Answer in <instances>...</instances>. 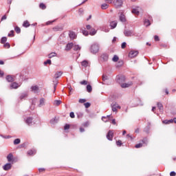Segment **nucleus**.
Returning <instances> with one entry per match:
<instances>
[{
	"mask_svg": "<svg viewBox=\"0 0 176 176\" xmlns=\"http://www.w3.org/2000/svg\"><path fill=\"white\" fill-rule=\"evenodd\" d=\"M89 50L92 54H97V52L100 51V45L98 43L92 44Z\"/></svg>",
	"mask_w": 176,
	"mask_h": 176,
	"instance_id": "f257e3e1",
	"label": "nucleus"
},
{
	"mask_svg": "<svg viewBox=\"0 0 176 176\" xmlns=\"http://www.w3.org/2000/svg\"><path fill=\"white\" fill-rule=\"evenodd\" d=\"M113 3L117 9H119V8L123 6V0H114L113 1Z\"/></svg>",
	"mask_w": 176,
	"mask_h": 176,
	"instance_id": "f03ea898",
	"label": "nucleus"
},
{
	"mask_svg": "<svg viewBox=\"0 0 176 176\" xmlns=\"http://www.w3.org/2000/svg\"><path fill=\"white\" fill-rule=\"evenodd\" d=\"M109 58V55L107 53H103L100 56V61L102 63H106Z\"/></svg>",
	"mask_w": 176,
	"mask_h": 176,
	"instance_id": "7ed1b4c3",
	"label": "nucleus"
},
{
	"mask_svg": "<svg viewBox=\"0 0 176 176\" xmlns=\"http://www.w3.org/2000/svg\"><path fill=\"white\" fill-rule=\"evenodd\" d=\"M111 111L113 112H118V109H120V108H122L119 104L115 102V103H112L111 104Z\"/></svg>",
	"mask_w": 176,
	"mask_h": 176,
	"instance_id": "20e7f679",
	"label": "nucleus"
},
{
	"mask_svg": "<svg viewBox=\"0 0 176 176\" xmlns=\"http://www.w3.org/2000/svg\"><path fill=\"white\" fill-rule=\"evenodd\" d=\"M124 35L125 36H134V30H124Z\"/></svg>",
	"mask_w": 176,
	"mask_h": 176,
	"instance_id": "39448f33",
	"label": "nucleus"
},
{
	"mask_svg": "<svg viewBox=\"0 0 176 176\" xmlns=\"http://www.w3.org/2000/svg\"><path fill=\"white\" fill-rule=\"evenodd\" d=\"M141 10V8L139 6H136L135 8H133L131 10V12L133 14H137V16H138V14H140V11Z\"/></svg>",
	"mask_w": 176,
	"mask_h": 176,
	"instance_id": "423d86ee",
	"label": "nucleus"
},
{
	"mask_svg": "<svg viewBox=\"0 0 176 176\" xmlns=\"http://www.w3.org/2000/svg\"><path fill=\"white\" fill-rule=\"evenodd\" d=\"M137 56H138V51L131 50L129 53V57L131 58H134V57H137Z\"/></svg>",
	"mask_w": 176,
	"mask_h": 176,
	"instance_id": "0eeeda50",
	"label": "nucleus"
},
{
	"mask_svg": "<svg viewBox=\"0 0 176 176\" xmlns=\"http://www.w3.org/2000/svg\"><path fill=\"white\" fill-rule=\"evenodd\" d=\"M107 140H109V141H112L113 138V131L110 130L108 131L107 134Z\"/></svg>",
	"mask_w": 176,
	"mask_h": 176,
	"instance_id": "6e6552de",
	"label": "nucleus"
},
{
	"mask_svg": "<svg viewBox=\"0 0 176 176\" xmlns=\"http://www.w3.org/2000/svg\"><path fill=\"white\" fill-rule=\"evenodd\" d=\"M32 120H34L32 117H28L26 119H25V123H26L28 126H31V124H32Z\"/></svg>",
	"mask_w": 176,
	"mask_h": 176,
	"instance_id": "1a4fd4ad",
	"label": "nucleus"
},
{
	"mask_svg": "<svg viewBox=\"0 0 176 176\" xmlns=\"http://www.w3.org/2000/svg\"><path fill=\"white\" fill-rule=\"evenodd\" d=\"M81 65L83 68H87V67L90 65V63H89V60H84L81 62Z\"/></svg>",
	"mask_w": 176,
	"mask_h": 176,
	"instance_id": "9d476101",
	"label": "nucleus"
},
{
	"mask_svg": "<svg viewBox=\"0 0 176 176\" xmlns=\"http://www.w3.org/2000/svg\"><path fill=\"white\" fill-rule=\"evenodd\" d=\"M3 168L5 171H8L12 168V164L10 163H7L6 164L3 166Z\"/></svg>",
	"mask_w": 176,
	"mask_h": 176,
	"instance_id": "9b49d317",
	"label": "nucleus"
},
{
	"mask_svg": "<svg viewBox=\"0 0 176 176\" xmlns=\"http://www.w3.org/2000/svg\"><path fill=\"white\" fill-rule=\"evenodd\" d=\"M124 80H126V78L124 76H117L118 83H122V82H124Z\"/></svg>",
	"mask_w": 176,
	"mask_h": 176,
	"instance_id": "f8f14e48",
	"label": "nucleus"
},
{
	"mask_svg": "<svg viewBox=\"0 0 176 176\" xmlns=\"http://www.w3.org/2000/svg\"><path fill=\"white\" fill-rule=\"evenodd\" d=\"M28 97V94L27 92H24L20 94L19 100L21 101H23V100H25V98H27Z\"/></svg>",
	"mask_w": 176,
	"mask_h": 176,
	"instance_id": "ddd939ff",
	"label": "nucleus"
},
{
	"mask_svg": "<svg viewBox=\"0 0 176 176\" xmlns=\"http://www.w3.org/2000/svg\"><path fill=\"white\" fill-rule=\"evenodd\" d=\"M69 38L72 40L76 39V34L75 33V32L69 31Z\"/></svg>",
	"mask_w": 176,
	"mask_h": 176,
	"instance_id": "4468645a",
	"label": "nucleus"
},
{
	"mask_svg": "<svg viewBox=\"0 0 176 176\" xmlns=\"http://www.w3.org/2000/svg\"><path fill=\"white\" fill-rule=\"evenodd\" d=\"M72 47H74V43H69L66 45L65 50L69 52Z\"/></svg>",
	"mask_w": 176,
	"mask_h": 176,
	"instance_id": "2eb2a0df",
	"label": "nucleus"
},
{
	"mask_svg": "<svg viewBox=\"0 0 176 176\" xmlns=\"http://www.w3.org/2000/svg\"><path fill=\"white\" fill-rule=\"evenodd\" d=\"M117 25H118L117 21H113L110 22V27H111V30L116 28Z\"/></svg>",
	"mask_w": 176,
	"mask_h": 176,
	"instance_id": "dca6fc26",
	"label": "nucleus"
},
{
	"mask_svg": "<svg viewBox=\"0 0 176 176\" xmlns=\"http://www.w3.org/2000/svg\"><path fill=\"white\" fill-rule=\"evenodd\" d=\"M119 20L122 23H126V16L123 13H121L120 16H119Z\"/></svg>",
	"mask_w": 176,
	"mask_h": 176,
	"instance_id": "f3484780",
	"label": "nucleus"
},
{
	"mask_svg": "<svg viewBox=\"0 0 176 176\" xmlns=\"http://www.w3.org/2000/svg\"><path fill=\"white\" fill-rule=\"evenodd\" d=\"M150 130H151V122H148V125L144 128V133H146V134H149Z\"/></svg>",
	"mask_w": 176,
	"mask_h": 176,
	"instance_id": "a211bd4d",
	"label": "nucleus"
},
{
	"mask_svg": "<svg viewBox=\"0 0 176 176\" xmlns=\"http://www.w3.org/2000/svg\"><path fill=\"white\" fill-rule=\"evenodd\" d=\"M10 87L11 89H19V87H20V85L17 82H12L10 85Z\"/></svg>",
	"mask_w": 176,
	"mask_h": 176,
	"instance_id": "6ab92c4d",
	"label": "nucleus"
},
{
	"mask_svg": "<svg viewBox=\"0 0 176 176\" xmlns=\"http://www.w3.org/2000/svg\"><path fill=\"white\" fill-rule=\"evenodd\" d=\"M45 106V98H41L40 99V102L38 105V108H42V107Z\"/></svg>",
	"mask_w": 176,
	"mask_h": 176,
	"instance_id": "aec40b11",
	"label": "nucleus"
},
{
	"mask_svg": "<svg viewBox=\"0 0 176 176\" xmlns=\"http://www.w3.org/2000/svg\"><path fill=\"white\" fill-rule=\"evenodd\" d=\"M64 30V27L63 26H55L53 28V31L57 32V31H63Z\"/></svg>",
	"mask_w": 176,
	"mask_h": 176,
	"instance_id": "412c9836",
	"label": "nucleus"
},
{
	"mask_svg": "<svg viewBox=\"0 0 176 176\" xmlns=\"http://www.w3.org/2000/svg\"><path fill=\"white\" fill-rule=\"evenodd\" d=\"M8 162H13V154L12 153H9L7 156Z\"/></svg>",
	"mask_w": 176,
	"mask_h": 176,
	"instance_id": "4be33fe9",
	"label": "nucleus"
},
{
	"mask_svg": "<svg viewBox=\"0 0 176 176\" xmlns=\"http://www.w3.org/2000/svg\"><path fill=\"white\" fill-rule=\"evenodd\" d=\"M7 82H14V78L11 75H8L6 78Z\"/></svg>",
	"mask_w": 176,
	"mask_h": 176,
	"instance_id": "5701e85b",
	"label": "nucleus"
},
{
	"mask_svg": "<svg viewBox=\"0 0 176 176\" xmlns=\"http://www.w3.org/2000/svg\"><path fill=\"white\" fill-rule=\"evenodd\" d=\"M101 31H103L104 32H108L109 31V28L107 25H103L100 27Z\"/></svg>",
	"mask_w": 176,
	"mask_h": 176,
	"instance_id": "b1692460",
	"label": "nucleus"
},
{
	"mask_svg": "<svg viewBox=\"0 0 176 176\" xmlns=\"http://www.w3.org/2000/svg\"><path fill=\"white\" fill-rule=\"evenodd\" d=\"M36 153V150H29L28 151V155L29 156H34Z\"/></svg>",
	"mask_w": 176,
	"mask_h": 176,
	"instance_id": "393cba45",
	"label": "nucleus"
},
{
	"mask_svg": "<svg viewBox=\"0 0 176 176\" xmlns=\"http://www.w3.org/2000/svg\"><path fill=\"white\" fill-rule=\"evenodd\" d=\"M32 91H34V93H38V90H39V87L38 85L32 86L31 87Z\"/></svg>",
	"mask_w": 176,
	"mask_h": 176,
	"instance_id": "a878e982",
	"label": "nucleus"
},
{
	"mask_svg": "<svg viewBox=\"0 0 176 176\" xmlns=\"http://www.w3.org/2000/svg\"><path fill=\"white\" fill-rule=\"evenodd\" d=\"M157 107L158 109L160 110V112H163V104L161 102H157Z\"/></svg>",
	"mask_w": 176,
	"mask_h": 176,
	"instance_id": "bb28decb",
	"label": "nucleus"
},
{
	"mask_svg": "<svg viewBox=\"0 0 176 176\" xmlns=\"http://www.w3.org/2000/svg\"><path fill=\"white\" fill-rule=\"evenodd\" d=\"M63 75V72H57L55 74V79H58Z\"/></svg>",
	"mask_w": 176,
	"mask_h": 176,
	"instance_id": "cd10ccee",
	"label": "nucleus"
},
{
	"mask_svg": "<svg viewBox=\"0 0 176 176\" xmlns=\"http://www.w3.org/2000/svg\"><path fill=\"white\" fill-rule=\"evenodd\" d=\"M144 25L146 27H149V25H151V21H149V19H145L144 21Z\"/></svg>",
	"mask_w": 176,
	"mask_h": 176,
	"instance_id": "c85d7f7f",
	"label": "nucleus"
},
{
	"mask_svg": "<svg viewBox=\"0 0 176 176\" xmlns=\"http://www.w3.org/2000/svg\"><path fill=\"white\" fill-rule=\"evenodd\" d=\"M73 49H74V52H78V51L80 50V49H82V47H80V46H79L78 45H74Z\"/></svg>",
	"mask_w": 176,
	"mask_h": 176,
	"instance_id": "c756f323",
	"label": "nucleus"
},
{
	"mask_svg": "<svg viewBox=\"0 0 176 176\" xmlns=\"http://www.w3.org/2000/svg\"><path fill=\"white\" fill-rule=\"evenodd\" d=\"M111 116V115H109V116H102V120L103 121V122H108V120H109V117Z\"/></svg>",
	"mask_w": 176,
	"mask_h": 176,
	"instance_id": "7c9ffc66",
	"label": "nucleus"
},
{
	"mask_svg": "<svg viewBox=\"0 0 176 176\" xmlns=\"http://www.w3.org/2000/svg\"><path fill=\"white\" fill-rule=\"evenodd\" d=\"M130 86H131V84H129V83H122V84H121V87L122 89H126V87H130Z\"/></svg>",
	"mask_w": 176,
	"mask_h": 176,
	"instance_id": "2f4dec72",
	"label": "nucleus"
},
{
	"mask_svg": "<svg viewBox=\"0 0 176 176\" xmlns=\"http://www.w3.org/2000/svg\"><path fill=\"white\" fill-rule=\"evenodd\" d=\"M108 8H109V5H108L107 3H103L101 5V9H102L103 10L108 9Z\"/></svg>",
	"mask_w": 176,
	"mask_h": 176,
	"instance_id": "473e14b6",
	"label": "nucleus"
},
{
	"mask_svg": "<svg viewBox=\"0 0 176 176\" xmlns=\"http://www.w3.org/2000/svg\"><path fill=\"white\" fill-rule=\"evenodd\" d=\"M30 25V22H28V21H25L23 23V27H25V28H28Z\"/></svg>",
	"mask_w": 176,
	"mask_h": 176,
	"instance_id": "72a5a7b5",
	"label": "nucleus"
},
{
	"mask_svg": "<svg viewBox=\"0 0 176 176\" xmlns=\"http://www.w3.org/2000/svg\"><path fill=\"white\" fill-rule=\"evenodd\" d=\"M87 91L88 93H91V91H93V88L91 87V85H87Z\"/></svg>",
	"mask_w": 176,
	"mask_h": 176,
	"instance_id": "f704fd0d",
	"label": "nucleus"
},
{
	"mask_svg": "<svg viewBox=\"0 0 176 176\" xmlns=\"http://www.w3.org/2000/svg\"><path fill=\"white\" fill-rule=\"evenodd\" d=\"M97 34V30L96 29H91V32H89V35H91L92 36L96 35Z\"/></svg>",
	"mask_w": 176,
	"mask_h": 176,
	"instance_id": "c9c22d12",
	"label": "nucleus"
},
{
	"mask_svg": "<svg viewBox=\"0 0 176 176\" xmlns=\"http://www.w3.org/2000/svg\"><path fill=\"white\" fill-rule=\"evenodd\" d=\"M63 102L61 100H54L53 104L58 107Z\"/></svg>",
	"mask_w": 176,
	"mask_h": 176,
	"instance_id": "e433bc0d",
	"label": "nucleus"
},
{
	"mask_svg": "<svg viewBox=\"0 0 176 176\" xmlns=\"http://www.w3.org/2000/svg\"><path fill=\"white\" fill-rule=\"evenodd\" d=\"M39 8L40 9H42V10H45V9H46V5H45L43 3H41L39 4Z\"/></svg>",
	"mask_w": 176,
	"mask_h": 176,
	"instance_id": "4c0bfd02",
	"label": "nucleus"
},
{
	"mask_svg": "<svg viewBox=\"0 0 176 176\" xmlns=\"http://www.w3.org/2000/svg\"><path fill=\"white\" fill-rule=\"evenodd\" d=\"M57 56V54L56 52H52L48 55V58H53V57H56Z\"/></svg>",
	"mask_w": 176,
	"mask_h": 176,
	"instance_id": "58836bf2",
	"label": "nucleus"
},
{
	"mask_svg": "<svg viewBox=\"0 0 176 176\" xmlns=\"http://www.w3.org/2000/svg\"><path fill=\"white\" fill-rule=\"evenodd\" d=\"M21 142V140L19 138H16L14 140V145H19Z\"/></svg>",
	"mask_w": 176,
	"mask_h": 176,
	"instance_id": "ea45409f",
	"label": "nucleus"
},
{
	"mask_svg": "<svg viewBox=\"0 0 176 176\" xmlns=\"http://www.w3.org/2000/svg\"><path fill=\"white\" fill-rule=\"evenodd\" d=\"M119 60V56H118V55H114V56L112 58V61H113L114 63H117V61Z\"/></svg>",
	"mask_w": 176,
	"mask_h": 176,
	"instance_id": "a19ab883",
	"label": "nucleus"
},
{
	"mask_svg": "<svg viewBox=\"0 0 176 176\" xmlns=\"http://www.w3.org/2000/svg\"><path fill=\"white\" fill-rule=\"evenodd\" d=\"M14 31L15 32H16V34H20V32H21V29H20L19 26H16L14 28Z\"/></svg>",
	"mask_w": 176,
	"mask_h": 176,
	"instance_id": "79ce46f5",
	"label": "nucleus"
},
{
	"mask_svg": "<svg viewBox=\"0 0 176 176\" xmlns=\"http://www.w3.org/2000/svg\"><path fill=\"white\" fill-rule=\"evenodd\" d=\"M6 41H8V38L6 36L2 37L1 39V43L5 44L6 43Z\"/></svg>",
	"mask_w": 176,
	"mask_h": 176,
	"instance_id": "37998d69",
	"label": "nucleus"
},
{
	"mask_svg": "<svg viewBox=\"0 0 176 176\" xmlns=\"http://www.w3.org/2000/svg\"><path fill=\"white\" fill-rule=\"evenodd\" d=\"M77 118L78 119H82V118H83V113L82 112L77 113Z\"/></svg>",
	"mask_w": 176,
	"mask_h": 176,
	"instance_id": "c03bdc74",
	"label": "nucleus"
},
{
	"mask_svg": "<svg viewBox=\"0 0 176 176\" xmlns=\"http://www.w3.org/2000/svg\"><path fill=\"white\" fill-rule=\"evenodd\" d=\"M47 64H49V65H52V60L47 59L46 61L44 62L45 65H47Z\"/></svg>",
	"mask_w": 176,
	"mask_h": 176,
	"instance_id": "a18cd8bd",
	"label": "nucleus"
},
{
	"mask_svg": "<svg viewBox=\"0 0 176 176\" xmlns=\"http://www.w3.org/2000/svg\"><path fill=\"white\" fill-rule=\"evenodd\" d=\"M0 137H1L2 138H5L6 140H8L9 138H12L11 135H0Z\"/></svg>",
	"mask_w": 176,
	"mask_h": 176,
	"instance_id": "49530a36",
	"label": "nucleus"
},
{
	"mask_svg": "<svg viewBox=\"0 0 176 176\" xmlns=\"http://www.w3.org/2000/svg\"><path fill=\"white\" fill-rule=\"evenodd\" d=\"M57 85H58V82L55 81L54 83V92L56 91V89L57 88Z\"/></svg>",
	"mask_w": 176,
	"mask_h": 176,
	"instance_id": "de8ad7c7",
	"label": "nucleus"
},
{
	"mask_svg": "<svg viewBox=\"0 0 176 176\" xmlns=\"http://www.w3.org/2000/svg\"><path fill=\"white\" fill-rule=\"evenodd\" d=\"M84 105H85V108H90V105H91V104H90V102H87L85 103Z\"/></svg>",
	"mask_w": 176,
	"mask_h": 176,
	"instance_id": "09e8293b",
	"label": "nucleus"
},
{
	"mask_svg": "<svg viewBox=\"0 0 176 176\" xmlns=\"http://www.w3.org/2000/svg\"><path fill=\"white\" fill-rule=\"evenodd\" d=\"M78 102H80V104H85L86 99H79Z\"/></svg>",
	"mask_w": 176,
	"mask_h": 176,
	"instance_id": "8fccbe9b",
	"label": "nucleus"
},
{
	"mask_svg": "<svg viewBox=\"0 0 176 176\" xmlns=\"http://www.w3.org/2000/svg\"><path fill=\"white\" fill-rule=\"evenodd\" d=\"M10 32L11 33H9L8 36H14V30H11Z\"/></svg>",
	"mask_w": 176,
	"mask_h": 176,
	"instance_id": "3c124183",
	"label": "nucleus"
},
{
	"mask_svg": "<svg viewBox=\"0 0 176 176\" xmlns=\"http://www.w3.org/2000/svg\"><path fill=\"white\" fill-rule=\"evenodd\" d=\"M126 45H127V43L126 42H123L122 44H121V47L122 49H125L126 48Z\"/></svg>",
	"mask_w": 176,
	"mask_h": 176,
	"instance_id": "603ef678",
	"label": "nucleus"
},
{
	"mask_svg": "<svg viewBox=\"0 0 176 176\" xmlns=\"http://www.w3.org/2000/svg\"><path fill=\"white\" fill-rule=\"evenodd\" d=\"M69 116L70 118H72V119H74V118H75V113H74L73 111L70 112Z\"/></svg>",
	"mask_w": 176,
	"mask_h": 176,
	"instance_id": "864d4df0",
	"label": "nucleus"
},
{
	"mask_svg": "<svg viewBox=\"0 0 176 176\" xmlns=\"http://www.w3.org/2000/svg\"><path fill=\"white\" fill-rule=\"evenodd\" d=\"M142 143H139L135 146V148H142Z\"/></svg>",
	"mask_w": 176,
	"mask_h": 176,
	"instance_id": "5fc2aeb1",
	"label": "nucleus"
},
{
	"mask_svg": "<svg viewBox=\"0 0 176 176\" xmlns=\"http://www.w3.org/2000/svg\"><path fill=\"white\" fill-rule=\"evenodd\" d=\"M122 142L120 140H118L116 142L117 146H122Z\"/></svg>",
	"mask_w": 176,
	"mask_h": 176,
	"instance_id": "6e6d98bb",
	"label": "nucleus"
},
{
	"mask_svg": "<svg viewBox=\"0 0 176 176\" xmlns=\"http://www.w3.org/2000/svg\"><path fill=\"white\" fill-rule=\"evenodd\" d=\"M82 34L85 36H87L89 35V32H87V30H82Z\"/></svg>",
	"mask_w": 176,
	"mask_h": 176,
	"instance_id": "4d7b16f0",
	"label": "nucleus"
},
{
	"mask_svg": "<svg viewBox=\"0 0 176 176\" xmlns=\"http://www.w3.org/2000/svg\"><path fill=\"white\" fill-rule=\"evenodd\" d=\"M108 76H105V75H103L102 76V80L104 81V82H105V80H108Z\"/></svg>",
	"mask_w": 176,
	"mask_h": 176,
	"instance_id": "13d9d810",
	"label": "nucleus"
},
{
	"mask_svg": "<svg viewBox=\"0 0 176 176\" xmlns=\"http://www.w3.org/2000/svg\"><path fill=\"white\" fill-rule=\"evenodd\" d=\"M142 144H146V145L148 144V139L144 138L142 140Z\"/></svg>",
	"mask_w": 176,
	"mask_h": 176,
	"instance_id": "bf43d9fd",
	"label": "nucleus"
},
{
	"mask_svg": "<svg viewBox=\"0 0 176 176\" xmlns=\"http://www.w3.org/2000/svg\"><path fill=\"white\" fill-rule=\"evenodd\" d=\"M4 47H7V49H9V47H10V44H9V43H4Z\"/></svg>",
	"mask_w": 176,
	"mask_h": 176,
	"instance_id": "052dcab7",
	"label": "nucleus"
},
{
	"mask_svg": "<svg viewBox=\"0 0 176 176\" xmlns=\"http://www.w3.org/2000/svg\"><path fill=\"white\" fill-rule=\"evenodd\" d=\"M154 39H155V41L156 42L160 41V39L159 38V36H157V35H155V36H154Z\"/></svg>",
	"mask_w": 176,
	"mask_h": 176,
	"instance_id": "680f3d73",
	"label": "nucleus"
},
{
	"mask_svg": "<svg viewBox=\"0 0 176 176\" xmlns=\"http://www.w3.org/2000/svg\"><path fill=\"white\" fill-rule=\"evenodd\" d=\"M69 124H66L65 125V126H64V129H65V130H69Z\"/></svg>",
	"mask_w": 176,
	"mask_h": 176,
	"instance_id": "e2e57ef3",
	"label": "nucleus"
},
{
	"mask_svg": "<svg viewBox=\"0 0 176 176\" xmlns=\"http://www.w3.org/2000/svg\"><path fill=\"white\" fill-rule=\"evenodd\" d=\"M176 175V173L175 171H171L170 173V176H175Z\"/></svg>",
	"mask_w": 176,
	"mask_h": 176,
	"instance_id": "0e129e2a",
	"label": "nucleus"
},
{
	"mask_svg": "<svg viewBox=\"0 0 176 176\" xmlns=\"http://www.w3.org/2000/svg\"><path fill=\"white\" fill-rule=\"evenodd\" d=\"M80 85H87V81H86V80H82V81L80 82Z\"/></svg>",
	"mask_w": 176,
	"mask_h": 176,
	"instance_id": "69168bd1",
	"label": "nucleus"
},
{
	"mask_svg": "<svg viewBox=\"0 0 176 176\" xmlns=\"http://www.w3.org/2000/svg\"><path fill=\"white\" fill-rule=\"evenodd\" d=\"M105 2H107V3H113V0H104Z\"/></svg>",
	"mask_w": 176,
	"mask_h": 176,
	"instance_id": "338daca9",
	"label": "nucleus"
},
{
	"mask_svg": "<svg viewBox=\"0 0 176 176\" xmlns=\"http://www.w3.org/2000/svg\"><path fill=\"white\" fill-rule=\"evenodd\" d=\"M38 171H39V173H42V172L45 171V168H38Z\"/></svg>",
	"mask_w": 176,
	"mask_h": 176,
	"instance_id": "774afa93",
	"label": "nucleus"
}]
</instances>
